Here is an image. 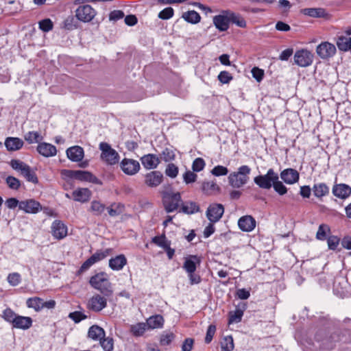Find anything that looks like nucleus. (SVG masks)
<instances>
[{
    "instance_id": "obj_6",
    "label": "nucleus",
    "mask_w": 351,
    "mask_h": 351,
    "mask_svg": "<svg viewBox=\"0 0 351 351\" xmlns=\"http://www.w3.org/2000/svg\"><path fill=\"white\" fill-rule=\"evenodd\" d=\"M279 176L273 169H269L265 175H260L254 178V183L261 189H269Z\"/></svg>"
},
{
    "instance_id": "obj_50",
    "label": "nucleus",
    "mask_w": 351,
    "mask_h": 351,
    "mask_svg": "<svg viewBox=\"0 0 351 351\" xmlns=\"http://www.w3.org/2000/svg\"><path fill=\"white\" fill-rule=\"evenodd\" d=\"M5 182L8 187L13 190H18L21 186V181L14 176H8Z\"/></svg>"
},
{
    "instance_id": "obj_19",
    "label": "nucleus",
    "mask_w": 351,
    "mask_h": 351,
    "mask_svg": "<svg viewBox=\"0 0 351 351\" xmlns=\"http://www.w3.org/2000/svg\"><path fill=\"white\" fill-rule=\"evenodd\" d=\"M238 226L243 232H251L256 227V220L251 215H245L239 219Z\"/></svg>"
},
{
    "instance_id": "obj_46",
    "label": "nucleus",
    "mask_w": 351,
    "mask_h": 351,
    "mask_svg": "<svg viewBox=\"0 0 351 351\" xmlns=\"http://www.w3.org/2000/svg\"><path fill=\"white\" fill-rule=\"evenodd\" d=\"M18 315H19L15 313L10 308H7L3 311L2 317L6 322L12 324V325Z\"/></svg>"
},
{
    "instance_id": "obj_21",
    "label": "nucleus",
    "mask_w": 351,
    "mask_h": 351,
    "mask_svg": "<svg viewBox=\"0 0 351 351\" xmlns=\"http://www.w3.org/2000/svg\"><path fill=\"white\" fill-rule=\"evenodd\" d=\"M332 192L337 197L343 199L351 195V187L346 184H336L333 186Z\"/></svg>"
},
{
    "instance_id": "obj_44",
    "label": "nucleus",
    "mask_w": 351,
    "mask_h": 351,
    "mask_svg": "<svg viewBox=\"0 0 351 351\" xmlns=\"http://www.w3.org/2000/svg\"><path fill=\"white\" fill-rule=\"evenodd\" d=\"M175 338V335L172 332H164L160 337V343L161 346L169 345Z\"/></svg>"
},
{
    "instance_id": "obj_27",
    "label": "nucleus",
    "mask_w": 351,
    "mask_h": 351,
    "mask_svg": "<svg viewBox=\"0 0 351 351\" xmlns=\"http://www.w3.org/2000/svg\"><path fill=\"white\" fill-rule=\"evenodd\" d=\"M5 146L9 152L19 150L23 146V141L17 137H8L5 141Z\"/></svg>"
},
{
    "instance_id": "obj_29",
    "label": "nucleus",
    "mask_w": 351,
    "mask_h": 351,
    "mask_svg": "<svg viewBox=\"0 0 351 351\" xmlns=\"http://www.w3.org/2000/svg\"><path fill=\"white\" fill-rule=\"evenodd\" d=\"M105 335V330L97 325L90 326L88 331V337L94 341H101Z\"/></svg>"
},
{
    "instance_id": "obj_47",
    "label": "nucleus",
    "mask_w": 351,
    "mask_h": 351,
    "mask_svg": "<svg viewBox=\"0 0 351 351\" xmlns=\"http://www.w3.org/2000/svg\"><path fill=\"white\" fill-rule=\"evenodd\" d=\"M7 280L11 286L16 287L21 283V276L18 272L10 273L7 277Z\"/></svg>"
},
{
    "instance_id": "obj_9",
    "label": "nucleus",
    "mask_w": 351,
    "mask_h": 351,
    "mask_svg": "<svg viewBox=\"0 0 351 351\" xmlns=\"http://www.w3.org/2000/svg\"><path fill=\"white\" fill-rule=\"evenodd\" d=\"M96 14V10L90 5H80L75 10L76 18L84 23L91 21Z\"/></svg>"
},
{
    "instance_id": "obj_1",
    "label": "nucleus",
    "mask_w": 351,
    "mask_h": 351,
    "mask_svg": "<svg viewBox=\"0 0 351 351\" xmlns=\"http://www.w3.org/2000/svg\"><path fill=\"white\" fill-rule=\"evenodd\" d=\"M343 336L340 329H335L332 331L319 330L315 335V339L322 349L330 350L337 343L343 341Z\"/></svg>"
},
{
    "instance_id": "obj_24",
    "label": "nucleus",
    "mask_w": 351,
    "mask_h": 351,
    "mask_svg": "<svg viewBox=\"0 0 351 351\" xmlns=\"http://www.w3.org/2000/svg\"><path fill=\"white\" fill-rule=\"evenodd\" d=\"M37 151L41 155L45 157H51L56 155L57 149L56 147L47 143H39L37 147Z\"/></svg>"
},
{
    "instance_id": "obj_15",
    "label": "nucleus",
    "mask_w": 351,
    "mask_h": 351,
    "mask_svg": "<svg viewBox=\"0 0 351 351\" xmlns=\"http://www.w3.org/2000/svg\"><path fill=\"white\" fill-rule=\"evenodd\" d=\"M213 23L217 29L221 32L226 31L229 28V10L223 11L222 14L213 17Z\"/></svg>"
},
{
    "instance_id": "obj_40",
    "label": "nucleus",
    "mask_w": 351,
    "mask_h": 351,
    "mask_svg": "<svg viewBox=\"0 0 351 351\" xmlns=\"http://www.w3.org/2000/svg\"><path fill=\"white\" fill-rule=\"evenodd\" d=\"M182 18L189 23L195 24L199 22L200 15L194 10L188 11L182 14Z\"/></svg>"
},
{
    "instance_id": "obj_53",
    "label": "nucleus",
    "mask_w": 351,
    "mask_h": 351,
    "mask_svg": "<svg viewBox=\"0 0 351 351\" xmlns=\"http://www.w3.org/2000/svg\"><path fill=\"white\" fill-rule=\"evenodd\" d=\"M53 27V23L49 19H43L39 22V28L45 32H49Z\"/></svg>"
},
{
    "instance_id": "obj_14",
    "label": "nucleus",
    "mask_w": 351,
    "mask_h": 351,
    "mask_svg": "<svg viewBox=\"0 0 351 351\" xmlns=\"http://www.w3.org/2000/svg\"><path fill=\"white\" fill-rule=\"evenodd\" d=\"M42 208L40 202L34 199H29L21 201L19 203V209L23 210L25 213L36 214Z\"/></svg>"
},
{
    "instance_id": "obj_37",
    "label": "nucleus",
    "mask_w": 351,
    "mask_h": 351,
    "mask_svg": "<svg viewBox=\"0 0 351 351\" xmlns=\"http://www.w3.org/2000/svg\"><path fill=\"white\" fill-rule=\"evenodd\" d=\"M164 319L160 315L150 317L147 320V326L150 328H161L163 326Z\"/></svg>"
},
{
    "instance_id": "obj_51",
    "label": "nucleus",
    "mask_w": 351,
    "mask_h": 351,
    "mask_svg": "<svg viewBox=\"0 0 351 351\" xmlns=\"http://www.w3.org/2000/svg\"><path fill=\"white\" fill-rule=\"evenodd\" d=\"M274 191L280 195H284L287 193V188L279 180L274 181L273 186Z\"/></svg>"
},
{
    "instance_id": "obj_49",
    "label": "nucleus",
    "mask_w": 351,
    "mask_h": 351,
    "mask_svg": "<svg viewBox=\"0 0 351 351\" xmlns=\"http://www.w3.org/2000/svg\"><path fill=\"white\" fill-rule=\"evenodd\" d=\"M100 341V345L104 351H112L114 341L111 337H104Z\"/></svg>"
},
{
    "instance_id": "obj_62",
    "label": "nucleus",
    "mask_w": 351,
    "mask_h": 351,
    "mask_svg": "<svg viewBox=\"0 0 351 351\" xmlns=\"http://www.w3.org/2000/svg\"><path fill=\"white\" fill-rule=\"evenodd\" d=\"M197 176L191 171H186L183 175L184 181L186 184H190L195 182Z\"/></svg>"
},
{
    "instance_id": "obj_17",
    "label": "nucleus",
    "mask_w": 351,
    "mask_h": 351,
    "mask_svg": "<svg viewBox=\"0 0 351 351\" xmlns=\"http://www.w3.org/2000/svg\"><path fill=\"white\" fill-rule=\"evenodd\" d=\"M163 180V175L160 171H153L145 176V184L152 188L157 187Z\"/></svg>"
},
{
    "instance_id": "obj_16",
    "label": "nucleus",
    "mask_w": 351,
    "mask_h": 351,
    "mask_svg": "<svg viewBox=\"0 0 351 351\" xmlns=\"http://www.w3.org/2000/svg\"><path fill=\"white\" fill-rule=\"evenodd\" d=\"M122 171L128 175H134L140 169V164L137 160L133 159L124 158L121 164Z\"/></svg>"
},
{
    "instance_id": "obj_11",
    "label": "nucleus",
    "mask_w": 351,
    "mask_h": 351,
    "mask_svg": "<svg viewBox=\"0 0 351 351\" xmlns=\"http://www.w3.org/2000/svg\"><path fill=\"white\" fill-rule=\"evenodd\" d=\"M313 61V55L306 49L297 51L294 55V62L302 67L310 66Z\"/></svg>"
},
{
    "instance_id": "obj_20",
    "label": "nucleus",
    "mask_w": 351,
    "mask_h": 351,
    "mask_svg": "<svg viewBox=\"0 0 351 351\" xmlns=\"http://www.w3.org/2000/svg\"><path fill=\"white\" fill-rule=\"evenodd\" d=\"M52 235L57 239H62L67 235V228L60 221L56 220L51 226Z\"/></svg>"
},
{
    "instance_id": "obj_32",
    "label": "nucleus",
    "mask_w": 351,
    "mask_h": 351,
    "mask_svg": "<svg viewBox=\"0 0 351 351\" xmlns=\"http://www.w3.org/2000/svg\"><path fill=\"white\" fill-rule=\"evenodd\" d=\"M32 325V319L30 317L18 315L12 326L23 330L29 329Z\"/></svg>"
},
{
    "instance_id": "obj_56",
    "label": "nucleus",
    "mask_w": 351,
    "mask_h": 351,
    "mask_svg": "<svg viewBox=\"0 0 351 351\" xmlns=\"http://www.w3.org/2000/svg\"><path fill=\"white\" fill-rule=\"evenodd\" d=\"M205 167V162L202 158H197L194 160L192 164V169L193 171L199 172Z\"/></svg>"
},
{
    "instance_id": "obj_57",
    "label": "nucleus",
    "mask_w": 351,
    "mask_h": 351,
    "mask_svg": "<svg viewBox=\"0 0 351 351\" xmlns=\"http://www.w3.org/2000/svg\"><path fill=\"white\" fill-rule=\"evenodd\" d=\"M40 134L38 132H29L25 135V139L29 143H37L39 141Z\"/></svg>"
},
{
    "instance_id": "obj_12",
    "label": "nucleus",
    "mask_w": 351,
    "mask_h": 351,
    "mask_svg": "<svg viewBox=\"0 0 351 351\" xmlns=\"http://www.w3.org/2000/svg\"><path fill=\"white\" fill-rule=\"evenodd\" d=\"M108 298L104 295L95 294L88 300V308L94 312H99L107 306Z\"/></svg>"
},
{
    "instance_id": "obj_34",
    "label": "nucleus",
    "mask_w": 351,
    "mask_h": 351,
    "mask_svg": "<svg viewBox=\"0 0 351 351\" xmlns=\"http://www.w3.org/2000/svg\"><path fill=\"white\" fill-rule=\"evenodd\" d=\"M312 190L313 195L317 198H322L329 193V187L325 183L315 184Z\"/></svg>"
},
{
    "instance_id": "obj_35",
    "label": "nucleus",
    "mask_w": 351,
    "mask_h": 351,
    "mask_svg": "<svg viewBox=\"0 0 351 351\" xmlns=\"http://www.w3.org/2000/svg\"><path fill=\"white\" fill-rule=\"evenodd\" d=\"M202 189L204 193L207 195L216 194L220 190L219 186L214 182H204Z\"/></svg>"
},
{
    "instance_id": "obj_39",
    "label": "nucleus",
    "mask_w": 351,
    "mask_h": 351,
    "mask_svg": "<svg viewBox=\"0 0 351 351\" xmlns=\"http://www.w3.org/2000/svg\"><path fill=\"white\" fill-rule=\"evenodd\" d=\"M106 208L105 204L101 203L99 201L93 200L90 204L89 210L93 213L94 215L99 216L104 212Z\"/></svg>"
},
{
    "instance_id": "obj_43",
    "label": "nucleus",
    "mask_w": 351,
    "mask_h": 351,
    "mask_svg": "<svg viewBox=\"0 0 351 351\" xmlns=\"http://www.w3.org/2000/svg\"><path fill=\"white\" fill-rule=\"evenodd\" d=\"M152 242L162 247L164 250L171 245V241L167 240L165 234L156 236L152 238Z\"/></svg>"
},
{
    "instance_id": "obj_7",
    "label": "nucleus",
    "mask_w": 351,
    "mask_h": 351,
    "mask_svg": "<svg viewBox=\"0 0 351 351\" xmlns=\"http://www.w3.org/2000/svg\"><path fill=\"white\" fill-rule=\"evenodd\" d=\"M99 149L101 151V158L108 165H114L119 159V154L111 146L105 142L99 144Z\"/></svg>"
},
{
    "instance_id": "obj_3",
    "label": "nucleus",
    "mask_w": 351,
    "mask_h": 351,
    "mask_svg": "<svg viewBox=\"0 0 351 351\" xmlns=\"http://www.w3.org/2000/svg\"><path fill=\"white\" fill-rule=\"evenodd\" d=\"M250 171L251 169L247 165L241 166L237 172L229 175V184L234 188H241L247 182Z\"/></svg>"
},
{
    "instance_id": "obj_18",
    "label": "nucleus",
    "mask_w": 351,
    "mask_h": 351,
    "mask_svg": "<svg viewBox=\"0 0 351 351\" xmlns=\"http://www.w3.org/2000/svg\"><path fill=\"white\" fill-rule=\"evenodd\" d=\"M280 178L286 184H293L299 180L300 174L297 170L288 168L281 171Z\"/></svg>"
},
{
    "instance_id": "obj_23",
    "label": "nucleus",
    "mask_w": 351,
    "mask_h": 351,
    "mask_svg": "<svg viewBox=\"0 0 351 351\" xmlns=\"http://www.w3.org/2000/svg\"><path fill=\"white\" fill-rule=\"evenodd\" d=\"M143 167L147 169H152L157 167L160 160L155 154H147L141 158Z\"/></svg>"
},
{
    "instance_id": "obj_64",
    "label": "nucleus",
    "mask_w": 351,
    "mask_h": 351,
    "mask_svg": "<svg viewBox=\"0 0 351 351\" xmlns=\"http://www.w3.org/2000/svg\"><path fill=\"white\" fill-rule=\"evenodd\" d=\"M69 317L73 319L75 323H78L82 320L86 318V316L80 311H74L73 313H70L69 315Z\"/></svg>"
},
{
    "instance_id": "obj_52",
    "label": "nucleus",
    "mask_w": 351,
    "mask_h": 351,
    "mask_svg": "<svg viewBox=\"0 0 351 351\" xmlns=\"http://www.w3.org/2000/svg\"><path fill=\"white\" fill-rule=\"evenodd\" d=\"M178 173V167L173 163H169L167 165L165 169V174L171 178H175Z\"/></svg>"
},
{
    "instance_id": "obj_30",
    "label": "nucleus",
    "mask_w": 351,
    "mask_h": 351,
    "mask_svg": "<svg viewBox=\"0 0 351 351\" xmlns=\"http://www.w3.org/2000/svg\"><path fill=\"white\" fill-rule=\"evenodd\" d=\"M127 264V259L123 254H120L109 260V267L112 270H121Z\"/></svg>"
},
{
    "instance_id": "obj_33",
    "label": "nucleus",
    "mask_w": 351,
    "mask_h": 351,
    "mask_svg": "<svg viewBox=\"0 0 351 351\" xmlns=\"http://www.w3.org/2000/svg\"><path fill=\"white\" fill-rule=\"evenodd\" d=\"M301 12L313 18H322L326 15V10L322 8H304L301 10Z\"/></svg>"
},
{
    "instance_id": "obj_5",
    "label": "nucleus",
    "mask_w": 351,
    "mask_h": 351,
    "mask_svg": "<svg viewBox=\"0 0 351 351\" xmlns=\"http://www.w3.org/2000/svg\"><path fill=\"white\" fill-rule=\"evenodd\" d=\"M10 166L14 170L20 171L21 174L25 178L27 181L34 184H37L38 182V179L36 173L25 162L19 160L13 159L10 161Z\"/></svg>"
},
{
    "instance_id": "obj_63",
    "label": "nucleus",
    "mask_w": 351,
    "mask_h": 351,
    "mask_svg": "<svg viewBox=\"0 0 351 351\" xmlns=\"http://www.w3.org/2000/svg\"><path fill=\"white\" fill-rule=\"evenodd\" d=\"M251 72L253 77L255 78L258 82L263 80L264 77V71L263 69L255 66L252 69Z\"/></svg>"
},
{
    "instance_id": "obj_26",
    "label": "nucleus",
    "mask_w": 351,
    "mask_h": 351,
    "mask_svg": "<svg viewBox=\"0 0 351 351\" xmlns=\"http://www.w3.org/2000/svg\"><path fill=\"white\" fill-rule=\"evenodd\" d=\"M200 263V259L197 256L191 255L185 258L183 268L186 273H193L196 271L197 264Z\"/></svg>"
},
{
    "instance_id": "obj_13",
    "label": "nucleus",
    "mask_w": 351,
    "mask_h": 351,
    "mask_svg": "<svg viewBox=\"0 0 351 351\" xmlns=\"http://www.w3.org/2000/svg\"><path fill=\"white\" fill-rule=\"evenodd\" d=\"M335 46L328 42H322L316 48L317 54L322 59H328L336 53Z\"/></svg>"
},
{
    "instance_id": "obj_28",
    "label": "nucleus",
    "mask_w": 351,
    "mask_h": 351,
    "mask_svg": "<svg viewBox=\"0 0 351 351\" xmlns=\"http://www.w3.org/2000/svg\"><path fill=\"white\" fill-rule=\"evenodd\" d=\"M200 211L199 206L195 202L187 201L181 204L180 213L193 215Z\"/></svg>"
},
{
    "instance_id": "obj_41",
    "label": "nucleus",
    "mask_w": 351,
    "mask_h": 351,
    "mask_svg": "<svg viewBox=\"0 0 351 351\" xmlns=\"http://www.w3.org/2000/svg\"><path fill=\"white\" fill-rule=\"evenodd\" d=\"M147 324L143 322L137 323L130 326V331L135 337L142 336L146 330Z\"/></svg>"
},
{
    "instance_id": "obj_10",
    "label": "nucleus",
    "mask_w": 351,
    "mask_h": 351,
    "mask_svg": "<svg viewBox=\"0 0 351 351\" xmlns=\"http://www.w3.org/2000/svg\"><path fill=\"white\" fill-rule=\"evenodd\" d=\"M224 213V207L221 204H211L207 208L206 215L208 219L211 223L219 221Z\"/></svg>"
},
{
    "instance_id": "obj_2",
    "label": "nucleus",
    "mask_w": 351,
    "mask_h": 351,
    "mask_svg": "<svg viewBox=\"0 0 351 351\" xmlns=\"http://www.w3.org/2000/svg\"><path fill=\"white\" fill-rule=\"evenodd\" d=\"M92 287L99 291L101 293L106 297H111L113 293L112 285L104 272L98 273L93 276L89 280Z\"/></svg>"
},
{
    "instance_id": "obj_25",
    "label": "nucleus",
    "mask_w": 351,
    "mask_h": 351,
    "mask_svg": "<svg viewBox=\"0 0 351 351\" xmlns=\"http://www.w3.org/2000/svg\"><path fill=\"white\" fill-rule=\"evenodd\" d=\"M84 149L80 146H73L66 150L67 157L73 162L81 161L84 158Z\"/></svg>"
},
{
    "instance_id": "obj_59",
    "label": "nucleus",
    "mask_w": 351,
    "mask_h": 351,
    "mask_svg": "<svg viewBox=\"0 0 351 351\" xmlns=\"http://www.w3.org/2000/svg\"><path fill=\"white\" fill-rule=\"evenodd\" d=\"M232 78V75L226 71H221L218 75V80L222 84H228Z\"/></svg>"
},
{
    "instance_id": "obj_60",
    "label": "nucleus",
    "mask_w": 351,
    "mask_h": 351,
    "mask_svg": "<svg viewBox=\"0 0 351 351\" xmlns=\"http://www.w3.org/2000/svg\"><path fill=\"white\" fill-rule=\"evenodd\" d=\"M161 158L165 162L173 160L175 158V154L173 150L166 148L162 152Z\"/></svg>"
},
{
    "instance_id": "obj_8",
    "label": "nucleus",
    "mask_w": 351,
    "mask_h": 351,
    "mask_svg": "<svg viewBox=\"0 0 351 351\" xmlns=\"http://www.w3.org/2000/svg\"><path fill=\"white\" fill-rule=\"evenodd\" d=\"M64 174L71 178H75L80 181H88L95 184L99 182V180L97 177L86 171L64 170Z\"/></svg>"
},
{
    "instance_id": "obj_38",
    "label": "nucleus",
    "mask_w": 351,
    "mask_h": 351,
    "mask_svg": "<svg viewBox=\"0 0 351 351\" xmlns=\"http://www.w3.org/2000/svg\"><path fill=\"white\" fill-rule=\"evenodd\" d=\"M230 23L236 24L238 27L244 28L246 27V21L239 14L229 11Z\"/></svg>"
},
{
    "instance_id": "obj_36",
    "label": "nucleus",
    "mask_w": 351,
    "mask_h": 351,
    "mask_svg": "<svg viewBox=\"0 0 351 351\" xmlns=\"http://www.w3.org/2000/svg\"><path fill=\"white\" fill-rule=\"evenodd\" d=\"M28 308H34L35 311L39 312L43 309V299L39 297L29 298L26 301Z\"/></svg>"
},
{
    "instance_id": "obj_4",
    "label": "nucleus",
    "mask_w": 351,
    "mask_h": 351,
    "mask_svg": "<svg viewBox=\"0 0 351 351\" xmlns=\"http://www.w3.org/2000/svg\"><path fill=\"white\" fill-rule=\"evenodd\" d=\"M162 194L165 210L167 213H171L180 208L181 204L183 203L180 193L163 191Z\"/></svg>"
},
{
    "instance_id": "obj_48",
    "label": "nucleus",
    "mask_w": 351,
    "mask_h": 351,
    "mask_svg": "<svg viewBox=\"0 0 351 351\" xmlns=\"http://www.w3.org/2000/svg\"><path fill=\"white\" fill-rule=\"evenodd\" d=\"M243 315V311L241 309H236L234 311L230 312L228 321L229 324L240 322Z\"/></svg>"
},
{
    "instance_id": "obj_42",
    "label": "nucleus",
    "mask_w": 351,
    "mask_h": 351,
    "mask_svg": "<svg viewBox=\"0 0 351 351\" xmlns=\"http://www.w3.org/2000/svg\"><path fill=\"white\" fill-rule=\"evenodd\" d=\"M112 249L108 248L105 250L104 251L98 250L95 254H93L90 257V260L93 262L95 264V263L100 261L105 258L107 256H108L111 252Z\"/></svg>"
},
{
    "instance_id": "obj_61",
    "label": "nucleus",
    "mask_w": 351,
    "mask_h": 351,
    "mask_svg": "<svg viewBox=\"0 0 351 351\" xmlns=\"http://www.w3.org/2000/svg\"><path fill=\"white\" fill-rule=\"evenodd\" d=\"M216 332V326L213 324L209 325L208 327L206 335L205 337V343H209L213 340V338Z\"/></svg>"
},
{
    "instance_id": "obj_45",
    "label": "nucleus",
    "mask_w": 351,
    "mask_h": 351,
    "mask_svg": "<svg viewBox=\"0 0 351 351\" xmlns=\"http://www.w3.org/2000/svg\"><path fill=\"white\" fill-rule=\"evenodd\" d=\"M234 341L232 336L225 337L221 343L222 351H232L234 349Z\"/></svg>"
},
{
    "instance_id": "obj_31",
    "label": "nucleus",
    "mask_w": 351,
    "mask_h": 351,
    "mask_svg": "<svg viewBox=\"0 0 351 351\" xmlns=\"http://www.w3.org/2000/svg\"><path fill=\"white\" fill-rule=\"evenodd\" d=\"M351 35V30L346 31V36H340L337 39V46L340 51H348L351 49L349 38Z\"/></svg>"
},
{
    "instance_id": "obj_22",
    "label": "nucleus",
    "mask_w": 351,
    "mask_h": 351,
    "mask_svg": "<svg viewBox=\"0 0 351 351\" xmlns=\"http://www.w3.org/2000/svg\"><path fill=\"white\" fill-rule=\"evenodd\" d=\"M92 192L87 188H79L72 193V197L74 201L85 203L90 200Z\"/></svg>"
},
{
    "instance_id": "obj_54",
    "label": "nucleus",
    "mask_w": 351,
    "mask_h": 351,
    "mask_svg": "<svg viewBox=\"0 0 351 351\" xmlns=\"http://www.w3.org/2000/svg\"><path fill=\"white\" fill-rule=\"evenodd\" d=\"M329 230L327 225L321 224L317 232L316 238L319 240H325L326 239V232Z\"/></svg>"
},
{
    "instance_id": "obj_55",
    "label": "nucleus",
    "mask_w": 351,
    "mask_h": 351,
    "mask_svg": "<svg viewBox=\"0 0 351 351\" xmlns=\"http://www.w3.org/2000/svg\"><path fill=\"white\" fill-rule=\"evenodd\" d=\"M174 14L173 9L171 7H168L162 10L158 14V18L162 20H167L171 19Z\"/></svg>"
},
{
    "instance_id": "obj_58",
    "label": "nucleus",
    "mask_w": 351,
    "mask_h": 351,
    "mask_svg": "<svg viewBox=\"0 0 351 351\" xmlns=\"http://www.w3.org/2000/svg\"><path fill=\"white\" fill-rule=\"evenodd\" d=\"M211 173L215 176H226L228 173V169L224 166L217 165L211 170Z\"/></svg>"
}]
</instances>
